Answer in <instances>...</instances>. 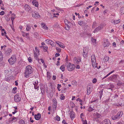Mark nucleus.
Returning a JSON list of instances; mask_svg holds the SVG:
<instances>
[{
	"instance_id": "f257e3e1",
	"label": "nucleus",
	"mask_w": 124,
	"mask_h": 124,
	"mask_svg": "<svg viewBox=\"0 0 124 124\" xmlns=\"http://www.w3.org/2000/svg\"><path fill=\"white\" fill-rule=\"evenodd\" d=\"M33 70L32 67L29 65L27 66L25 69L24 74L25 77L28 78L30 77V75L33 72Z\"/></svg>"
},
{
	"instance_id": "f03ea898",
	"label": "nucleus",
	"mask_w": 124,
	"mask_h": 124,
	"mask_svg": "<svg viewBox=\"0 0 124 124\" xmlns=\"http://www.w3.org/2000/svg\"><path fill=\"white\" fill-rule=\"evenodd\" d=\"M65 65L67 67L69 71H72L75 68L74 65L69 62H66L65 64Z\"/></svg>"
},
{
	"instance_id": "7ed1b4c3",
	"label": "nucleus",
	"mask_w": 124,
	"mask_h": 124,
	"mask_svg": "<svg viewBox=\"0 0 124 124\" xmlns=\"http://www.w3.org/2000/svg\"><path fill=\"white\" fill-rule=\"evenodd\" d=\"M16 59L15 55H13L8 60V61L10 64H13L16 62Z\"/></svg>"
},
{
	"instance_id": "20e7f679",
	"label": "nucleus",
	"mask_w": 124,
	"mask_h": 124,
	"mask_svg": "<svg viewBox=\"0 0 124 124\" xmlns=\"http://www.w3.org/2000/svg\"><path fill=\"white\" fill-rule=\"evenodd\" d=\"M88 51V49L86 47L84 48L83 49V56L85 58H86L87 56Z\"/></svg>"
},
{
	"instance_id": "39448f33",
	"label": "nucleus",
	"mask_w": 124,
	"mask_h": 124,
	"mask_svg": "<svg viewBox=\"0 0 124 124\" xmlns=\"http://www.w3.org/2000/svg\"><path fill=\"white\" fill-rule=\"evenodd\" d=\"M32 16L33 17L37 18H39L40 16L39 13L36 11L32 12Z\"/></svg>"
},
{
	"instance_id": "423d86ee",
	"label": "nucleus",
	"mask_w": 124,
	"mask_h": 124,
	"mask_svg": "<svg viewBox=\"0 0 124 124\" xmlns=\"http://www.w3.org/2000/svg\"><path fill=\"white\" fill-rule=\"evenodd\" d=\"M14 100L16 102H19L21 100V98L17 94L15 95L14 97Z\"/></svg>"
},
{
	"instance_id": "0eeeda50",
	"label": "nucleus",
	"mask_w": 124,
	"mask_h": 124,
	"mask_svg": "<svg viewBox=\"0 0 124 124\" xmlns=\"http://www.w3.org/2000/svg\"><path fill=\"white\" fill-rule=\"evenodd\" d=\"M40 89L41 90V93L43 94H44L45 89H46L47 90V87H46L45 85L41 86Z\"/></svg>"
},
{
	"instance_id": "6e6552de",
	"label": "nucleus",
	"mask_w": 124,
	"mask_h": 124,
	"mask_svg": "<svg viewBox=\"0 0 124 124\" xmlns=\"http://www.w3.org/2000/svg\"><path fill=\"white\" fill-rule=\"evenodd\" d=\"M110 44L108 40L105 39L104 40V42L103 44V46L104 47H107Z\"/></svg>"
},
{
	"instance_id": "1a4fd4ad",
	"label": "nucleus",
	"mask_w": 124,
	"mask_h": 124,
	"mask_svg": "<svg viewBox=\"0 0 124 124\" xmlns=\"http://www.w3.org/2000/svg\"><path fill=\"white\" fill-rule=\"evenodd\" d=\"M12 50L10 48H8L5 53V55L7 56L9 55L12 53Z\"/></svg>"
},
{
	"instance_id": "9d476101",
	"label": "nucleus",
	"mask_w": 124,
	"mask_h": 124,
	"mask_svg": "<svg viewBox=\"0 0 124 124\" xmlns=\"http://www.w3.org/2000/svg\"><path fill=\"white\" fill-rule=\"evenodd\" d=\"M117 74L113 75L112 76V81L114 82H116L117 80Z\"/></svg>"
},
{
	"instance_id": "9b49d317",
	"label": "nucleus",
	"mask_w": 124,
	"mask_h": 124,
	"mask_svg": "<svg viewBox=\"0 0 124 124\" xmlns=\"http://www.w3.org/2000/svg\"><path fill=\"white\" fill-rule=\"evenodd\" d=\"M41 115L40 113H38L37 114H35L34 115V117L36 120H39L40 118Z\"/></svg>"
},
{
	"instance_id": "f8f14e48",
	"label": "nucleus",
	"mask_w": 124,
	"mask_h": 124,
	"mask_svg": "<svg viewBox=\"0 0 124 124\" xmlns=\"http://www.w3.org/2000/svg\"><path fill=\"white\" fill-rule=\"evenodd\" d=\"M123 114V112L121 111H120L116 115V116L118 118H119L122 116Z\"/></svg>"
},
{
	"instance_id": "ddd939ff",
	"label": "nucleus",
	"mask_w": 124,
	"mask_h": 124,
	"mask_svg": "<svg viewBox=\"0 0 124 124\" xmlns=\"http://www.w3.org/2000/svg\"><path fill=\"white\" fill-rule=\"evenodd\" d=\"M74 60L75 62L78 63L79 62H81V59L80 58H77L75 57L74 58Z\"/></svg>"
},
{
	"instance_id": "4468645a",
	"label": "nucleus",
	"mask_w": 124,
	"mask_h": 124,
	"mask_svg": "<svg viewBox=\"0 0 124 124\" xmlns=\"http://www.w3.org/2000/svg\"><path fill=\"white\" fill-rule=\"evenodd\" d=\"M103 124H111L110 121L108 119H105L102 122Z\"/></svg>"
},
{
	"instance_id": "2eb2a0df",
	"label": "nucleus",
	"mask_w": 124,
	"mask_h": 124,
	"mask_svg": "<svg viewBox=\"0 0 124 124\" xmlns=\"http://www.w3.org/2000/svg\"><path fill=\"white\" fill-rule=\"evenodd\" d=\"M70 117L72 119L75 117V113L73 111H71L70 113Z\"/></svg>"
},
{
	"instance_id": "dca6fc26",
	"label": "nucleus",
	"mask_w": 124,
	"mask_h": 124,
	"mask_svg": "<svg viewBox=\"0 0 124 124\" xmlns=\"http://www.w3.org/2000/svg\"><path fill=\"white\" fill-rule=\"evenodd\" d=\"M22 35L23 36L26 37V38L27 39H30L29 33H25V32H23Z\"/></svg>"
},
{
	"instance_id": "f3484780",
	"label": "nucleus",
	"mask_w": 124,
	"mask_h": 124,
	"mask_svg": "<svg viewBox=\"0 0 124 124\" xmlns=\"http://www.w3.org/2000/svg\"><path fill=\"white\" fill-rule=\"evenodd\" d=\"M93 115L94 117H96V118L97 119L100 118L101 116V115L97 112L93 114Z\"/></svg>"
},
{
	"instance_id": "a211bd4d",
	"label": "nucleus",
	"mask_w": 124,
	"mask_h": 124,
	"mask_svg": "<svg viewBox=\"0 0 124 124\" xmlns=\"http://www.w3.org/2000/svg\"><path fill=\"white\" fill-rule=\"evenodd\" d=\"M32 4L36 7H38V3L37 1L36 0H33L32 1Z\"/></svg>"
},
{
	"instance_id": "6ab92c4d",
	"label": "nucleus",
	"mask_w": 124,
	"mask_h": 124,
	"mask_svg": "<svg viewBox=\"0 0 124 124\" xmlns=\"http://www.w3.org/2000/svg\"><path fill=\"white\" fill-rule=\"evenodd\" d=\"M102 29V28L101 26H99L96 28L94 31L93 32L94 33H96L99 30Z\"/></svg>"
},
{
	"instance_id": "aec40b11",
	"label": "nucleus",
	"mask_w": 124,
	"mask_h": 124,
	"mask_svg": "<svg viewBox=\"0 0 124 124\" xmlns=\"http://www.w3.org/2000/svg\"><path fill=\"white\" fill-rule=\"evenodd\" d=\"M92 90L91 89V87H87V94L88 95L90 94Z\"/></svg>"
},
{
	"instance_id": "412c9836",
	"label": "nucleus",
	"mask_w": 124,
	"mask_h": 124,
	"mask_svg": "<svg viewBox=\"0 0 124 124\" xmlns=\"http://www.w3.org/2000/svg\"><path fill=\"white\" fill-rule=\"evenodd\" d=\"M120 20H113L112 21V23L114 24H117L118 23L120 22Z\"/></svg>"
},
{
	"instance_id": "4be33fe9",
	"label": "nucleus",
	"mask_w": 124,
	"mask_h": 124,
	"mask_svg": "<svg viewBox=\"0 0 124 124\" xmlns=\"http://www.w3.org/2000/svg\"><path fill=\"white\" fill-rule=\"evenodd\" d=\"M91 61L92 62H93L94 61H96V57L94 54H93L91 56Z\"/></svg>"
},
{
	"instance_id": "5701e85b",
	"label": "nucleus",
	"mask_w": 124,
	"mask_h": 124,
	"mask_svg": "<svg viewBox=\"0 0 124 124\" xmlns=\"http://www.w3.org/2000/svg\"><path fill=\"white\" fill-rule=\"evenodd\" d=\"M41 25L42 26V27L43 28L46 29L47 30L48 29V27L46 26L45 24L43 23H41Z\"/></svg>"
},
{
	"instance_id": "b1692460",
	"label": "nucleus",
	"mask_w": 124,
	"mask_h": 124,
	"mask_svg": "<svg viewBox=\"0 0 124 124\" xmlns=\"http://www.w3.org/2000/svg\"><path fill=\"white\" fill-rule=\"evenodd\" d=\"M53 105H53L54 107H55V108H56L57 107V103H56V100L55 99H54L53 100Z\"/></svg>"
},
{
	"instance_id": "393cba45",
	"label": "nucleus",
	"mask_w": 124,
	"mask_h": 124,
	"mask_svg": "<svg viewBox=\"0 0 124 124\" xmlns=\"http://www.w3.org/2000/svg\"><path fill=\"white\" fill-rule=\"evenodd\" d=\"M65 24L66 26L65 27V29L67 30H69L70 29V24Z\"/></svg>"
},
{
	"instance_id": "a878e982",
	"label": "nucleus",
	"mask_w": 124,
	"mask_h": 124,
	"mask_svg": "<svg viewBox=\"0 0 124 124\" xmlns=\"http://www.w3.org/2000/svg\"><path fill=\"white\" fill-rule=\"evenodd\" d=\"M96 61H94L93 62H92L93 66L94 68H95L96 67H97V66L96 65Z\"/></svg>"
},
{
	"instance_id": "bb28decb",
	"label": "nucleus",
	"mask_w": 124,
	"mask_h": 124,
	"mask_svg": "<svg viewBox=\"0 0 124 124\" xmlns=\"http://www.w3.org/2000/svg\"><path fill=\"white\" fill-rule=\"evenodd\" d=\"M65 66L64 65H62L60 67V69L62 71H64L65 70Z\"/></svg>"
},
{
	"instance_id": "cd10ccee",
	"label": "nucleus",
	"mask_w": 124,
	"mask_h": 124,
	"mask_svg": "<svg viewBox=\"0 0 124 124\" xmlns=\"http://www.w3.org/2000/svg\"><path fill=\"white\" fill-rule=\"evenodd\" d=\"M95 109L94 108V107H92L90 106L88 108V111L89 112H91L94 110Z\"/></svg>"
},
{
	"instance_id": "c85d7f7f",
	"label": "nucleus",
	"mask_w": 124,
	"mask_h": 124,
	"mask_svg": "<svg viewBox=\"0 0 124 124\" xmlns=\"http://www.w3.org/2000/svg\"><path fill=\"white\" fill-rule=\"evenodd\" d=\"M34 57L36 60H39L38 56L37 55L36 53H34Z\"/></svg>"
},
{
	"instance_id": "c756f323",
	"label": "nucleus",
	"mask_w": 124,
	"mask_h": 124,
	"mask_svg": "<svg viewBox=\"0 0 124 124\" xmlns=\"http://www.w3.org/2000/svg\"><path fill=\"white\" fill-rule=\"evenodd\" d=\"M103 90H100L99 92L100 97V99H101V98L102 96L103 95Z\"/></svg>"
},
{
	"instance_id": "7c9ffc66",
	"label": "nucleus",
	"mask_w": 124,
	"mask_h": 124,
	"mask_svg": "<svg viewBox=\"0 0 124 124\" xmlns=\"http://www.w3.org/2000/svg\"><path fill=\"white\" fill-rule=\"evenodd\" d=\"M26 26L27 27L26 28V30L27 31H29L31 29L30 26L29 25L27 24V25Z\"/></svg>"
},
{
	"instance_id": "2f4dec72",
	"label": "nucleus",
	"mask_w": 124,
	"mask_h": 124,
	"mask_svg": "<svg viewBox=\"0 0 124 124\" xmlns=\"http://www.w3.org/2000/svg\"><path fill=\"white\" fill-rule=\"evenodd\" d=\"M3 59V57L1 52L0 51V62Z\"/></svg>"
},
{
	"instance_id": "473e14b6",
	"label": "nucleus",
	"mask_w": 124,
	"mask_h": 124,
	"mask_svg": "<svg viewBox=\"0 0 124 124\" xmlns=\"http://www.w3.org/2000/svg\"><path fill=\"white\" fill-rule=\"evenodd\" d=\"M49 43L48 44H50L52 46H54V42L52 41L51 40H50L49 41Z\"/></svg>"
},
{
	"instance_id": "72a5a7b5",
	"label": "nucleus",
	"mask_w": 124,
	"mask_h": 124,
	"mask_svg": "<svg viewBox=\"0 0 124 124\" xmlns=\"http://www.w3.org/2000/svg\"><path fill=\"white\" fill-rule=\"evenodd\" d=\"M43 51L44 52H46L47 51V50L48 48V47L46 46H43Z\"/></svg>"
},
{
	"instance_id": "f704fd0d",
	"label": "nucleus",
	"mask_w": 124,
	"mask_h": 124,
	"mask_svg": "<svg viewBox=\"0 0 124 124\" xmlns=\"http://www.w3.org/2000/svg\"><path fill=\"white\" fill-rule=\"evenodd\" d=\"M64 22L65 24H69L70 25L71 24V23L70 22L67 20H65Z\"/></svg>"
},
{
	"instance_id": "c9c22d12",
	"label": "nucleus",
	"mask_w": 124,
	"mask_h": 124,
	"mask_svg": "<svg viewBox=\"0 0 124 124\" xmlns=\"http://www.w3.org/2000/svg\"><path fill=\"white\" fill-rule=\"evenodd\" d=\"M64 22L65 24H69L70 25L71 24V23L70 22L67 20H65Z\"/></svg>"
},
{
	"instance_id": "e433bc0d",
	"label": "nucleus",
	"mask_w": 124,
	"mask_h": 124,
	"mask_svg": "<svg viewBox=\"0 0 124 124\" xmlns=\"http://www.w3.org/2000/svg\"><path fill=\"white\" fill-rule=\"evenodd\" d=\"M65 97L63 94H61L60 95V99L61 100H63L65 99Z\"/></svg>"
},
{
	"instance_id": "4c0bfd02",
	"label": "nucleus",
	"mask_w": 124,
	"mask_h": 124,
	"mask_svg": "<svg viewBox=\"0 0 124 124\" xmlns=\"http://www.w3.org/2000/svg\"><path fill=\"white\" fill-rule=\"evenodd\" d=\"M47 78H48V79H50L51 77V74L49 72H47Z\"/></svg>"
},
{
	"instance_id": "58836bf2",
	"label": "nucleus",
	"mask_w": 124,
	"mask_h": 124,
	"mask_svg": "<svg viewBox=\"0 0 124 124\" xmlns=\"http://www.w3.org/2000/svg\"><path fill=\"white\" fill-rule=\"evenodd\" d=\"M30 8V7L27 4L25 5L24 7V8L25 10L27 9H28V8Z\"/></svg>"
},
{
	"instance_id": "ea45409f",
	"label": "nucleus",
	"mask_w": 124,
	"mask_h": 124,
	"mask_svg": "<svg viewBox=\"0 0 124 124\" xmlns=\"http://www.w3.org/2000/svg\"><path fill=\"white\" fill-rule=\"evenodd\" d=\"M104 59L105 60V61L106 62H107L108 61L109 59V58L108 57L106 56L104 57Z\"/></svg>"
},
{
	"instance_id": "a19ab883",
	"label": "nucleus",
	"mask_w": 124,
	"mask_h": 124,
	"mask_svg": "<svg viewBox=\"0 0 124 124\" xmlns=\"http://www.w3.org/2000/svg\"><path fill=\"white\" fill-rule=\"evenodd\" d=\"M66 88H63L62 90V92L63 93H65L66 92Z\"/></svg>"
},
{
	"instance_id": "79ce46f5",
	"label": "nucleus",
	"mask_w": 124,
	"mask_h": 124,
	"mask_svg": "<svg viewBox=\"0 0 124 124\" xmlns=\"http://www.w3.org/2000/svg\"><path fill=\"white\" fill-rule=\"evenodd\" d=\"M112 118L113 120H115L118 118L116 115L115 116H112Z\"/></svg>"
},
{
	"instance_id": "37998d69",
	"label": "nucleus",
	"mask_w": 124,
	"mask_h": 124,
	"mask_svg": "<svg viewBox=\"0 0 124 124\" xmlns=\"http://www.w3.org/2000/svg\"><path fill=\"white\" fill-rule=\"evenodd\" d=\"M16 119V118L14 117L13 116V117H11L10 118V121H13L14 120H15Z\"/></svg>"
},
{
	"instance_id": "c03bdc74",
	"label": "nucleus",
	"mask_w": 124,
	"mask_h": 124,
	"mask_svg": "<svg viewBox=\"0 0 124 124\" xmlns=\"http://www.w3.org/2000/svg\"><path fill=\"white\" fill-rule=\"evenodd\" d=\"M56 50L58 51V52L59 53L61 51V49L59 47H56Z\"/></svg>"
},
{
	"instance_id": "a18cd8bd",
	"label": "nucleus",
	"mask_w": 124,
	"mask_h": 124,
	"mask_svg": "<svg viewBox=\"0 0 124 124\" xmlns=\"http://www.w3.org/2000/svg\"><path fill=\"white\" fill-rule=\"evenodd\" d=\"M83 22L81 21H78V24L81 26H82V25L83 23Z\"/></svg>"
},
{
	"instance_id": "49530a36",
	"label": "nucleus",
	"mask_w": 124,
	"mask_h": 124,
	"mask_svg": "<svg viewBox=\"0 0 124 124\" xmlns=\"http://www.w3.org/2000/svg\"><path fill=\"white\" fill-rule=\"evenodd\" d=\"M61 87V85H59V84H58L57 85V88L59 91H60V89L59 88L60 87Z\"/></svg>"
},
{
	"instance_id": "de8ad7c7",
	"label": "nucleus",
	"mask_w": 124,
	"mask_h": 124,
	"mask_svg": "<svg viewBox=\"0 0 124 124\" xmlns=\"http://www.w3.org/2000/svg\"><path fill=\"white\" fill-rule=\"evenodd\" d=\"M97 81V79L96 78H94L93 80V83H96Z\"/></svg>"
},
{
	"instance_id": "09e8293b",
	"label": "nucleus",
	"mask_w": 124,
	"mask_h": 124,
	"mask_svg": "<svg viewBox=\"0 0 124 124\" xmlns=\"http://www.w3.org/2000/svg\"><path fill=\"white\" fill-rule=\"evenodd\" d=\"M121 11H122V13H124V7H122L120 9Z\"/></svg>"
},
{
	"instance_id": "8fccbe9b",
	"label": "nucleus",
	"mask_w": 124,
	"mask_h": 124,
	"mask_svg": "<svg viewBox=\"0 0 124 124\" xmlns=\"http://www.w3.org/2000/svg\"><path fill=\"white\" fill-rule=\"evenodd\" d=\"M31 9L30 7L29 8H28V9H26V10H27L29 12H31Z\"/></svg>"
},
{
	"instance_id": "3c124183",
	"label": "nucleus",
	"mask_w": 124,
	"mask_h": 124,
	"mask_svg": "<svg viewBox=\"0 0 124 124\" xmlns=\"http://www.w3.org/2000/svg\"><path fill=\"white\" fill-rule=\"evenodd\" d=\"M56 120L58 121H59L60 120V117L58 115H57L56 116Z\"/></svg>"
},
{
	"instance_id": "603ef678",
	"label": "nucleus",
	"mask_w": 124,
	"mask_h": 124,
	"mask_svg": "<svg viewBox=\"0 0 124 124\" xmlns=\"http://www.w3.org/2000/svg\"><path fill=\"white\" fill-rule=\"evenodd\" d=\"M5 14V12L3 11H2L0 12V15L1 16Z\"/></svg>"
},
{
	"instance_id": "864d4df0",
	"label": "nucleus",
	"mask_w": 124,
	"mask_h": 124,
	"mask_svg": "<svg viewBox=\"0 0 124 124\" xmlns=\"http://www.w3.org/2000/svg\"><path fill=\"white\" fill-rule=\"evenodd\" d=\"M28 60L30 62H31L32 61V59L31 57H29L28 58Z\"/></svg>"
},
{
	"instance_id": "5fc2aeb1",
	"label": "nucleus",
	"mask_w": 124,
	"mask_h": 124,
	"mask_svg": "<svg viewBox=\"0 0 124 124\" xmlns=\"http://www.w3.org/2000/svg\"><path fill=\"white\" fill-rule=\"evenodd\" d=\"M76 101H79L80 102H82V100L80 99L79 98H77L76 100Z\"/></svg>"
},
{
	"instance_id": "6e6d98bb",
	"label": "nucleus",
	"mask_w": 124,
	"mask_h": 124,
	"mask_svg": "<svg viewBox=\"0 0 124 124\" xmlns=\"http://www.w3.org/2000/svg\"><path fill=\"white\" fill-rule=\"evenodd\" d=\"M59 46L60 47H62V48H64L65 47V46H64L62 45H61V44L60 43V44H59Z\"/></svg>"
},
{
	"instance_id": "4d7b16f0",
	"label": "nucleus",
	"mask_w": 124,
	"mask_h": 124,
	"mask_svg": "<svg viewBox=\"0 0 124 124\" xmlns=\"http://www.w3.org/2000/svg\"><path fill=\"white\" fill-rule=\"evenodd\" d=\"M62 123H63L64 124H68L66 122V121L64 119L63 120L62 122Z\"/></svg>"
},
{
	"instance_id": "13d9d810",
	"label": "nucleus",
	"mask_w": 124,
	"mask_h": 124,
	"mask_svg": "<svg viewBox=\"0 0 124 124\" xmlns=\"http://www.w3.org/2000/svg\"><path fill=\"white\" fill-rule=\"evenodd\" d=\"M6 19L7 21H8L10 20L9 18H8V16H7L6 17Z\"/></svg>"
},
{
	"instance_id": "bf43d9fd",
	"label": "nucleus",
	"mask_w": 124,
	"mask_h": 124,
	"mask_svg": "<svg viewBox=\"0 0 124 124\" xmlns=\"http://www.w3.org/2000/svg\"><path fill=\"white\" fill-rule=\"evenodd\" d=\"M35 49L36 51V52L38 51V53H39V50H38V49H37V47L36 46L35 47Z\"/></svg>"
},
{
	"instance_id": "052dcab7",
	"label": "nucleus",
	"mask_w": 124,
	"mask_h": 124,
	"mask_svg": "<svg viewBox=\"0 0 124 124\" xmlns=\"http://www.w3.org/2000/svg\"><path fill=\"white\" fill-rule=\"evenodd\" d=\"M109 99L108 100H105L104 101V102H105L106 104H108V103L109 101Z\"/></svg>"
},
{
	"instance_id": "680f3d73",
	"label": "nucleus",
	"mask_w": 124,
	"mask_h": 124,
	"mask_svg": "<svg viewBox=\"0 0 124 124\" xmlns=\"http://www.w3.org/2000/svg\"><path fill=\"white\" fill-rule=\"evenodd\" d=\"M110 87L111 88H114V85L113 84H111L110 85Z\"/></svg>"
},
{
	"instance_id": "e2e57ef3",
	"label": "nucleus",
	"mask_w": 124,
	"mask_h": 124,
	"mask_svg": "<svg viewBox=\"0 0 124 124\" xmlns=\"http://www.w3.org/2000/svg\"><path fill=\"white\" fill-rule=\"evenodd\" d=\"M60 55V54L59 53H57L55 54V55L56 57L57 56H59Z\"/></svg>"
},
{
	"instance_id": "0e129e2a",
	"label": "nucleus",
	"mask_w": 124,
	"mask_h": 124,
	"mask_svg": "<svg viewBox=\"0 0 124 124\" xmlns=\"http://www.w3.org/2000/svg\"><path fill=\"white\" fill-rule=\"evenodd\" d=\"M15 17H11V20H12V23H13V21L14 20Z\"/></svg>"
},
{
	"instance_id": "69168bd1",
	"label": "nucleus",
	"mask_w": 124,
	"mask_h": 124,
	"mask_svg": "<svg viewBox=\"0 0 124 124\" xmlns=\"http://www.w3.org/2000/svg\"><path fill=\"white\" fill-rule=\"evenodd\" d=\"M56 77L54 75L53 77V79L54 80L56 79Z\"/></svg>"
},
{
	"instance_id": "338daca9",
	"label": "nucleus",
	"mask_w": 124,
	"mask_h": 124,
	"mask_svg": "<svg viewBox=\"0 0 124 124\" xmlns=\"http://www.w3.org/2000/svg\"><path fill=\"white\" fill-rule=\"evenodd\" d=\"M91 40L92 42H96V40L95 39H92Z\"/></svg>"
},
{
	"instance_id": "774afa93",
	"label": "nucleus",
	"mask_w": 124,
	"mask_h": 124,
	"mask_svg": "<svg viewBox=\"0 0 124 124\" xmlns=\"http://www.w3.org/2000/svg\"><path fill=\"white\" fill-rule=\"evenodd\" d=\"M34 88L35 89H37L38 90L39 89V86H36L35 85H34Z\"/></svg>"
}]
</instances>
